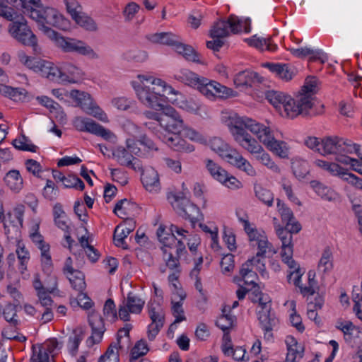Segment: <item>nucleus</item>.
<instances>
[{"instance_id":"nucleus-1","label":"nucleus","mask_w":362,"mask_h":362,"mask_svg":"<svg viewBox=\"0 0 362 362\" xmlns=\"http://www.w3.org/2000/svg\"><path fill=\"white\" fill-rule=\"evenodd\" d=\"M228 126L235 141L238 144V139L241 138L255 140L247 132V129L255 134L269 151L281 158L287 157L288 148L286 143L276 140L269 127L252 119L239 117L236 114L230 116Z\"/></svg>"},{"instance_id":"nucleus-2","label":"nucleus","mask_w":362,"mask_h":362,"mask_svg":"<svg viewBox=\"0 0 362 362\" xmlns=\"http://www.w3.org/2000/svg\"><path fill=\"white\" fill-rule=\"evenodd\" d=\"M228 126L235 141L238 144V139L241 138L255 140L247 132V129L255 134L269 151L281 158L287 157L288 148L286 143L276 140L269 127L252 119L239 117L236 114L230 116Z\"/></svg>"},{"instance_id":"nucleus-3","label":"nucleus","mask_w":362,"mask_h":362,"mask_svg":"<svg viewBox=\"0 0 362 362\" xmlns=\"http://www.w3.org/2000/svg\"><path fill=\"white\" fill-rule=\"evenodd\" d=\"M16 7H21L24 14L29 16L39 23V28L44 33V28L53 26L60 30L68 29L69 21L63 17L58 11L50 7H44L40 0H12Z\"/></svg>"},{"instance_id":"nucleus-4","label":"nucleus","mask_w":362,"mask_h":362,"mask_svg":"<svg viewBox=\"0 0 362 362\" xmlns=\"http://www.w3.org/2000/svg\"><path fill=\"white\" fill-rule=\"evenodd\" d=\"M139 83L132 82V86L139 100L146 106L154 109H163V96L172 88L160 78L139 75Z\"/></svg>"},{"instance_id":"nucleus-5","label":"nucleus","mask_w":362,"mask_h":362,"mask_svg":"<svg viewBox=\"0 0 362 362\" xmlns=\"http://www.w3.org/2000/svg\"><path fill=\"white\" fill-rule=\"evenodd\" d=\"M175 78L197 88L202 94L210 100H214L216 98H227L232 95V89L215 81H211L200 76L188 69L180 70L175 75Z\"/></svg>"},{"instance_id":"nucleus-6","label":"nucleus","mask_w":362,"mask_h":362,"mask_svg":"<svg viewBox=\"0 0 362 362\" xmlns=\"http://www.w3.org/2000/svg\"><path fill=\"white\" fill-rule=\"evenodd\" d=\"M4 0H0V16L11 21L8 26L11 35L18 42L25 46L32 47L35 49L37 40L27 25L23 16L18 15L15 10L4 4Z\"/></svg>"},{"instance_id":"nucleus-7","label":"nucleus","mask_w":362,"mask_h":362,"mask_svg":"<svg viewBox=\"0 0 362 362\" xmlns=\"http://www.w3.org/2000/svg\"><path fill=\"white\" fill-rule=\"evenodd\" d=\"M266 98L276 108L282 106L286 115L290 118L301 115L302 112H305L306 107H309L308 101L303 103L301 96L292 98L283 92L274 90L266 93Z\"/></svg>"},{"instance_id":"nucleus-8","label":"nucleus","mask_w":362,"mask_h":362,"mask_svg":"<svg viewBox=\"0 0 362 362\" xmlns=\"http://www.w3.org/2000/svg\"><path fill=\"white\" fill-rule=\"evenodd\" d=\"M45 34L54 40L57 46L65 52H75L94 59L99 57L98 54L86 42L70 37H64L51 28L43 27Z\"/></svg>"},{"instance_id":"nucleus-9","label":"nucleus","mask_w":362,"mask_h":362,"mask_svg":"<svg viewBox=\"0 0 362 362\" xmlns=\"http://www.w3.org/2000/svg\"><path fill=\"white\" fill-rule=\"evenodd\" d=\"M244 30L248 33L251 30L250 20L240 19L235 15H230L228 20H220L214 23L210 30V36L212 38H220L223 40L232 34H238Z\"/></svg>"},{"instance_id":"nucleus-10","label":"nucleus","mask_w":362,"mask_h":362,"mask_svg":"<svg viewBox=\"0 0 362 362\" xmlns=\"http://www.w3.org/2000/svg\"><path fill=\"white\" fill-rule=\"evenodd\" d=\"M253 303H258L259 310L257 317L262 329L265 332L264 337L269 339L272 337V331L278 322L275 313L272 310V303L269 297L262 292L259 298H251Z\"/></svg>"},{"instance_id":"nucleus-11","label":"nucleus","mask_w":362,"mask_h":362,"mask_svg":"<svg viewBox=\"0 0 362 362\" xmlns=\"http://www.w3.org/2000/svg\"><path fill=\"white\" fill-rule=\"evenodd\" d=\"M168 199L177 213L182 218L189 219L193 227L199 221V217L202 216L199 209L186 197L184 192L170 193Z\"/></svg>"},{"instance_id":"nucleus-12","label":"nucleus","mask_w":362,"mask_h":362,"mask_svg":"<svg viewBox=\"0 0 362 362\" xmlns=\"http://www.w3.org/2000/svg\"><path fill=\"white\" fill-rule=\"evenodd\" d=\"M70 95L84 112L102 122H106L108 121L107 115L93 103L90 94L78 90H72L70 92Z\"/></svg>"},{"instance_id":"nucleus-13","label":"nucleus","mask_w":362,"mask_h":362,"mask_svg":"<svg viewBox=\"0 0 362 362\" xmlns=\"http://www.w3.org/2000/svg\"><path fill=\"white\" fill-rule=\"evenodd\" d=\"M317 79L314 76H308L306 78L304 85L302 86L300 91L296 96H301L303 103L308 101V107H306L305 112H302L303 117H313L322 112H317L314 107L313 95L317 93Z\"/></svg>"},{"instance_id":"nucleus-14","label":"nucleus","mask_w":362,"mask_h":362,"mask_svg":"<svg viewBox=\"0 0 362 362\" xmlns=\"http://www.w3.org/2000/svg\"><path fill=\"white\" fill-rule=\"evenodd\" d=\"M148 310L151 323L148 326L147 336L150 341H153L164 325L165 313L161 305L156 302L148 304Z\"/></svg>"},{"instance_id":"nucleus-15","label":"nucleus","mask_w":362,"mask_h":362,"mask_svg":"<svg viewBox=\"0 0 362 362\" xmlns=\"http://www.w3.org/2000/svg\"><path fill=\"white\" fill-rule=\"evenodd\" d=\"M239 145L252 154H255L257 160L272 170L277 172L279 167L272 161L270 156L264 151L262 146L256 140L239 139Z\"/></svg>"},{"instance_id":"nucleus-16","label":"nucleus","mask_w":362,"mask_h":362,"mask_svg":"<svg viewBox=\"0 0 362 362\" xmlns=\"http://www.w3.org/2000/svg\"><path fill=\"white\" fill-rule=\"evenodd\" d=\"M145 305V300L132 292L127 294V298L123 300L122 305H119L118 315L120 320L127 322L130 320V313L139 314Z\"/></svg>"},{"instance_id":"nucleus-17","label":"nucleus","mask_w":362,"mask_h":362,"mask_svg":"<svg viewBox=\"0 0 362 362\" xmlns=\"http://www.w3.org/2000/svg\"><path fill=\"white\" fill-rule=\"evenodd\" d=\"M163 115L160 119V129L165 133H180L183 127V120L172 107H163Z\"/></svg>"},{"instance_id":"nucleus-18","label":"nucleus","mask_w":362,"mask_h":362,"mask_svg":"<svg viewBox=\"0 0 362 362\" xmlns=\"http://www.w3.org/2000/svg\"><path fill=\"white\" fill-rule=\"evenodd\" d=\"M278 238L281 242V256L282 261L293 271L299 270V266L293 259V236L287 230L280 229L278 232Z\"/></svg>"},{"instance_id":"nucleus-19","label":"nucleus","mask_w":362,"mask_h":362,"mask_svg":"<svg viewBox=\"0 0 362 362\" xmlns=\"http://www.w3.org/2000/svg\"><path fill=\"white\" fill-rule=\"evenodd\" d=\"M278 212L280 214L282 222L285 224L284 227L277 225L276 226V233L278 235L279 230H286L293 236V233H298L301 230V225L296 220L292 210L288 208L280 199H277Z\"/></svg>"},{"instance_id":"nucleus-20","label":"nucleus","mask_w":362,"mask_h":362,"mask_svg":"<svg viewBox=\"0 0 362 362\" xmlns=\"http://www.w3.org/2000/svg\"><path fill=\"white\" fill-rule=\"evenodd\" d=\"M73 123L77 130L91 133L101 136L106 140L111 139L113 136V134L110 130L104 128L90 118L77 117L74 119Z\"/></svg>"},{"instance_id":"nucleus-21","label":"nucleus","mask_w":362,"mask_h":362,"mask_svg":"<svg viewBox=\"0 0 362 362\" xmlns=\"http://www.w3.org/2000/svg\"><path fill=\"white\" fill-rule=\"evenodd\" d=\"M24 209L23 206H18L14 209L12 214H7V218L4 222L5 234L8 238H16L20 233V228L23 226Z\"/></svg>"},{"instance_id":"nucleus-22","label":"nucleus","mask_w":362,"mask_h":362,"mask_svg":"<svg viewBox=\"0 0 362 362\" xmlns=\"http://www.w3.org/2000/svg\"><path fill=\"white\" fill-rule=\"evenodd\" d=\"M57 71L56 82L59 83H74L81 76V71L74 64L69 62H62Z\"/></svg>"},{"instance_id":"nucleus-23","label":"nucleus","mask_w":362,"mask_h":362,"mask_svg":"<svg viewBox=\"0 0 362 362\" xmlns=\"http://www.w3.org/2000/svg\"><path fill=\"white\" fill-rule=\"evenodd\" d=\"M181 136L180 133H163L158 134V138L175 151L192 152L194 150V146L187 143Z\"/></svg>"},{"instance_id":"nucleus-24","label":"nucleus","mask_w":362,"mask_h":362,"mask_svg":"<svg viewBox=\"0 0 362 362\" xmlns=\"http://www.w3.org/2000/svg\"><path fill=\"white\" fill-rule=\"evenodd\" d=\"M88 322L92 329V334L86 340V344L88 346H92L100 342L105 327L103 319L98 313H92L88 317Z\"/></svg>"},{"instance_id":"nucleus-25","label":"nucleus","mask_w":362,"mask_h":362,"mask_svg":"<svg viewBox=\"0 0 362 362\" xmlns=\"http://www.w3.org/2000/svg\"><path fill=\"white\" fill-rule=\"evenodd\" d=\"M262 81V78L254 71H243L237 74L234 78V84L238 88H247L252 87Z\"/></svg>"},{"instance_id":"nucleus-26","label":"nucleus","mask_w":362,"mask_h":362,"mask_svg":"<svg viewBox=\"0 0 362 362\" xmlns=\"http://www.w3.org/2000/svg\"><path fill=\"white\" fill-rule=\"evenodd\" d=\"M33 71L50 81L56 82L58 66L52 62L37 58Z\"/></svg>"},{"instance_id":"nucleus-27","label":"nucleus","mask_w":362,"mask_h":362,"mask_svg":"<svg viewBox=\"0 0 362 362\" xmlns=\"http://www.w3.org/2000/svg\"><path fill=\"white\" fill-rule=\"evenodd\" d=\"M173 49L187 61L204 64V62L200 59V54L191 45L183 43L180 37Z\"/></svg>"},{"instance_id":"nucleus-28","label":"nucleus","mask_w":362,"mask_h":362,"mask_svg":"<svg viewBox=\"0 0 362 362\" xmlns=\"http://www.w3.org/2000/svg\"><path fill=\"white\" fill-rule=\"evenodd\" d=\"M112 157L116 159L119 165L129 167L134 170L136 169L135 165L138 160L124 147L118 146L113 150Z\"/></svg>"},{"instance_id":"nucleus-29","label":"nucleus","mask_w":362,"mask_h":362,"mask_svg":"<svg viewBox=\"0 0 362 362\" xmlns=\"http://www.w3.org/2000/svg\"><path fill=\"white\" fill-rule=\"evenodd\" d=\"M139 210L136 204L123 199L117 202L113 211L118 217L124 218L127 216H134Z\"/></svg>"},{"instance_id":"nucleus-30","label":"nucleus","mask_w":362,"mask_h":362,"mask_svg":"<svg viewBox=\"0 0 362 362\" xmlns=\"http://www.w3.org/2000/svg\"><path fill=\"white\" fill-rule=\"evenodd\" d=\"M180 37L171 32L156 33L147 36V39L153 43L170 46L172 48L177 43Z\"/></svg>"},{"instance_id":"nucleus-31","label":"nucleus","mask_w":362,"mask_h":362,"mask_svg":"<svg viewBox=\"0 0 362 362\" xmlns=\"http://www.w3.org/2000/svg\"><path fill=\"white\" fill-rule=\"evenodd\" d=\"M127 128L129 133L135 137L141 145L147 148L148 150H158L155 143L146 134H141V129L137 125L132 122H128Z\"/></svg>"},{"instance_id":"nucleus-32","label":"nucleus","mask_w":362,"mask_h":362,"mask_svg":"<svg viewBox=\"0 0 362 362\" xmlns=\"http://www.w3.org/2000/svg\"><path fill=\"white\" fill-rule=\"evenodd\" d=\"M341 138L338 136H328L321 140V148L318 152L322 155L339 153Z\"/></svg>"},{"instance_id":"nucleus-33","label":"nucleus","mask_w":362,"mask_h":362,"mask_svg":"<svg viewBox=\"0 0 362 362\" xmlns=\"http://www.w3.org/2000/svg\"><path fill=\"white\" fill-rule=\"evenodd\" d=\"M290 52L293 55L299 58H303L308 55H311L310 57V61L311 62L320 60V62L323 64L327 59V56L320 49L315 51L308 47H301L298 49L291 48L290 49Z\"/></svg>"},{"instance_id":"nucleus-34","label":"nucleus","mask_w":362,"mask_h":362,"mask_svg":"<svg viewBox=\"0 0 362 362\" xmlns=\"http://www.w3.org/2000/svg\"><path fill=\"white\" fill-rule=\"evenodd\" d=\"M272 73L284 81L292 79L295 75V69L286 64L268 63L266 66Z\"/></svg>"},{"instance_id":"nucleus-35","label":"nucleus","mask_w":362,"mask_h":362,"mask_svg":"<svg viewBox=\"0 0 362 362\" xmlns=\"http://www.w3.org/2000/svg\"><path fill=\"white\" fill-rule=\"evenodd\" d=\"M6 185L14 193H18L23 187V177L18 170H11L4 176Z\"/></svg>"},{"instance_id":"nucleus-36","label":"nucleus","mask_w":362,"mask_h":362,"mask_svg":"<svg viewBox=\"0 0 362 362\" xmlns=\"http://www.w3.org/2000/svg\"><path fill=\"white\" fill-rule=\"evenodd\" d=\"M141 181L144 187L148 191L159 189V177L158 173L153 168L146 170L141 174Z\"/></svg>"},{"instance_id":"nucleus-37","label":"nucleus","mask_w":362,"mask_h":362,"mask_svg":"<svg viewBox=\"0 0 362 362\" xmlns=\"http://www.w3.org/2000/svg\"><path fill=\"white\" fill-rule=\"evenodd\" d=\"M245 41L250 46L261 51L274 52L277 49V45L272 42L271 38L259 37L255 35L252 37L245 39Z\"/></svg>"},{"instance_id":"nucleus-38","label":"nucleus","mask_w":362,"mask_h":362,"mask_svg":"<svg viewBox=\"0 0 362 362\" xmlns=\"http://www.w3.org/2000/svg\"><path fill=\"white\" fill-rule=\"evenodd\" d=\"M292 172L298 180L305 179L310 173L308 163L302 158H295L291 162Z\"/></svg>"},{"instance_id":"nucleus-39","label":"nucleus","mask_w":362,"mask_h":362,"mask_svg":"<svg viewBox=\"0 0 362 362\" xmlns=\"http://www.w3.org/2000/svg\"><path fill=\"white\" fill-rule=\"evenodd\" d=\"M310 185L315 193L322 199L327 201H332L336 199L337 194L335 192L322 183L317 180H313L310 182Z\"/></svg>"},{"instance_id":"nucleus-40","label":"nucleus","mask_w":362,"mask_h":362,"mask_svg":"<svg viewBox=\"0 0 362 362\" xmlns=\"http://www.w3.org/2000/svg\"><path fill=\"white\" fill-rule=\"evenodd\" d=\"M204 163L208 172L214 179L220 182L221 180H226L227 173L226 170L211 159H206Z\"/></svg>"},{"instance_id":"nucleus-41","label":"nucleus","mask_w":362,"mask_h":362,"mask_svg":"<svg viewBox=\"0 0 362 362\" xmlns=\"http://www.w3.org/2000/svg\"><path fill=\"white\" fill-rule=\"evenodd\" d=\"M0 93L15 101L21 100L26 95V90L21 88H12L4 84H0Z\"/></svg>"},{"instance_id":"nucleus-42","label":"nucleus","mask_w":362,"mask_h":362,"mask_svg":"<svg viewBox=\"0 0 362 362\" xmlns=\"http://www.w3.org/2000/svg\"><path fill=\"white\" fill-rule=\"evenodd\" d=\"M84 334L81 329H76L69 338L68 349L72 356H75L78 352L80 343L83 339Z\"/></svg>"},{"instance_id":"nucleus-43","label":"nucleus","mask_w":362,"mask_h":362,"mask_svg":"<svg viewBox=\"0 0 362 362\" xmlns=\"http://www.w3.org/2000/svg\"><path fill=\"white\" fill-rule=\"evenodd\" d=\"M19 261L18 270L24 274L27 271V265L30 260V253L23 243H18L16 250Z\"/></svg>"},{"instance_id":"nucleus-44","label":"nucleus","mask_w":362,"mask_h":362,"mask_svg":"<svg viewBox=\"0 0 362 362\" xmlns=\"http://www.w3.org/2000/svg\"><path fill=\"white\" fill-rule=\"evenodd\" d=\"M178 295L180 298V300L177 302H175L172 300V313L175 320L174 323H179L182 321L186 320V317L184 315V310L182 308V301L186 297V294L184 291H180L178 293Z\"/></svg>"},{"instance_id":"nucleus-45","label":"nucleus","mask_w":362,"mask_h":362,"mask_svg":"<svg viewBox=\"0 0 362 362\" xmlns=\"http://www.w3.org/2000/svg\"><path fill=\"white\" fill-rule=\"evenodd\" d=\"M67 278L73 289L78 293H84L86 287L85 276L81 271H76L74 273L67 276Z\"/></svg>"},{"instance_id":"nucleus-46","label":"nucleus","mask_w":362,"mask_h":362,"mask_svg":"<svg viewBox=\"0 0 362 362\" xmlns=\"http://www.w3.org/2000/svg\"><path fill=\"white\" fill-rule=\"evenodd\" d=\"M133 230L132 227L122 228L117 226L114 231V242L117 247H122L124 249L127 248V245L125 243V238L130 234Z\"/></svg>"},{"instance_id":"nucleus-47","label":"nucleus","mask_w":362,"mask_h":362,"mask_svg":"<svg viewBox=\"0 0 362 362\" xmlns=\"http://www.w3.org/2000/svg\"><path fill=\"white\" fill-rule=\"evenodd\" d=\"M315 164L330 173L332 175H338L342 179V174L345 173L346 170L341 168L339 165L335 163H329L323 160L317 159L315 161Z\"/></svg>"},{"instance_id":"nucleus-48","label":"nucleus","mask_w":362,"mask_h":362,"mask_svg":"<svg viewBox=\"0 0 362 362\" xmlns=\"http://www.w3.org/2000/svg\"><path fill=\"white\" fill-rule=\"evenodd\" d=\"M69 303L72 308L81 307L84 310L90 309L93 303L86 293H78L77 297L70 296Z\"/></svg>"},{"instance_id":"nucleus-49","label":"nucleus","mask_w":362,"mask_h":362,"mask_svg":"<svg viewBox=\"0 0 362 362\" xmlns=\"http://www.w3.org/2000/svg\"><path fill=\"white\" fill-rule=\"evenodd\" d=\"M230 308L227 309V307H225L222 310L223 315L216 322V326L221 329L223 332L230 329L233 327V322L235 320V317L234 315L228 313V312H230Z\"/></svg>"},{"instance_id":"nucleus-50","label":"nucleus","mask_w":362,"mask_h":362,"mask_svg":"<svg viewBox=\"0 0 362 362\" xmlns=\"http://www.w3.org/2000/svg\"><path fill=\"white\" fill-rule=\"evenodd\" d=\"M240 274L244 280L245 284L257 286L255 283V280L257 279V274L252 271V268L250 267L249 263L243 264Z\"/></svg>"},{"instance_id":"nucleus-51","label":"nucleus","mask_w":362,"mask_h":362,"mask_svg":"<svg viewBox=\"0 0 362 362\" xmlns=\"http://www.w3.org/2000/svg\"><path fill=\"white\" fill-rule=\"evenodd\" d=\"M209 145L211 149L221 157L228 153V150L231 148L228 144L218 137L211 139L209 141Z\"/></svg>"},{"instance_id":"nucleus-52","label":"nucleus","mask_w":362,"mask_h":362,"mask_svg":"<svg viewBox=\"0 0 362 362\" xmlns=\"http://www.w3.org/2000/svg\"><path fill=\"white\" fill-rule=\"evenodd\" d=\"M148 351V344L144 339L138 341L131 351L129 361H135L139 357L146 355Z\"/></svg>"},{"instance_id":"nucleus-53","label":"nucleus","mask_w":362,"mask_h":362,"mask_svg":"<svg viewBox=\"0 0 362 362\" xmlns=\"http://www.w3.org/2000/svg\"><path fill=\"white\" fill-rule=\"evenodd\" d=\"M37 100L40 103V104L48 108L51 112L54 111L60 112V119L62 120H66V115L64 113L63 111L61 110L62 107L59 103L54 101L52 99L47 96H38L37 97Z\"/></svg>"},{"instance_id":"nucleus-54","label":"nucleus","mask_w":362,"mask_h":362,"mask_svg":"<svg viewBox=\"0 0 362 362\" xmlns=\"http://www.w3.org/2000/svg\"><path fill=\"white\" fill-rule=\"evenodd\" d=\"M255 196L262 203L271 206L273 204L274 196L273 194L267 189L264 188L259 185H255Z\"/></svg>"},{"instance_id":"nucleus-55","label":"nucleus","mask_w":362,"mask_h":362,"mask_svg":"<svg viewBox=\"0 0 362 362\" xmlns=\"http://www.w3.org/2000/svg\"><path fill=\"white\" fill-rule=\"evenodd\" d=\"M41 263L43 272L47 274H51L53 264L49 254V245L42 246L41 248Z\"/></svg>"},{"instance_id":"nucleus-56","label":"nucleus","mask_w":362,"mask_h":362,"mask_svg":"<svg viewBox=\"0 0 362 362\" xmlns=\"http://www.w3.org/2000/svg\"><path fill=\"white\" fill-rule=\"evenodd\" d=\"M332 254L329 248H326L322 255L318 263V270L322 273H325L332 268Z\"/></svg>"},{"instance_id":"nucleus-57","label":"nucleus","mask_w":362,"mask_h":362,"mask_svg":"<svg viewBox=\"0 0 362 362\" xmlns=\"http://www.w3.org/2000/svg\"><path fill=\"white\" fill-rule=\"evenodd\" d=\"M223 353L225 356H232L235 361H244L246 350L242 346H223Z\"/></svg>"},{"instance_id":"nucleus-58","label":"nucleus","mask_w":362,"mask_h":362,"mask_svg":"<svg viewBox=\"0 0 362 362\" xmlns=\"http://www.w3.org/2000/svg\"><path fill=\"white\" fill-rule=\"evenodd\" d=\"M57 286V281L56 279H54V287L52 288L51 290H49L47 291H40L39 293H37L39 304L44 308H53L54 305V301L49 295V293H51L54 291Z\"/></svg>"},{"instance_id":"nucleus-59","label":"nucleus","mask_w":362,"mask_h":362,"mask_svg":"<svg viewBox=\"0 0 362 362\" xmlns=\"http://www.w3.org/2000/svg\"><path fill=\"white\" fill-rule=\"evenodd\" d=\"M66 4L67 12L70 14L73 20H76L83 12L82 6L76 0H64Z\"/></svg>"},{"instance_id":"nucleus-60","label":"nucleus","mask_w":362,"mask_h":362,"mask_svg":"<svg viewBox=\"0 0 362 362\" xmlns=\"http://www.w3.org/2000/svg\"><path fill=\"white\" fill-rule=\"evenodd\" d=\"M28 141V139L25 136L23 135L21 139H14L12 141V144L18 150L25 151H30V152H36L37 147L34 144H27Z\"/></svg>"},{"instance_id":"nucleus-61","label":"nucleus","mask_w":362,"mask_h":362,"mask_svg":"<svg viewBox=\"0 0 362 362\" xmlns=\"http://www.w3.org/2000/svg\"><path fill=\"white\" fill-rule=\"evenodd\" d=\"M222 158L225 159L230 165L236 167L237 168L240 165L244 158L234 148H230L228 152L223 155Z\"/></svg>"},{"instance_id":"nucleus-62","label":"nucleus","mask_w":362,"mask_h":362,"mask_svg":"<svg viewBox=\"0 0 362 362\" xmlns=\"http://www.w3.org/2000/svg\"><path fill=\"white\" fill-rule=\"evenodd\" d=\"M63 185L66 188H76L79 190H83L85 188V185L83 182L77 176L75 175H68L67 177H64L62 182Z\"/></svg>"},{"instance_id":"nucleus-63","label":"nucleus","mask_w":362,"mask_h":362,"mask_svg":"<svg viewBox=\"0 0 362 362\" xmlns=\"http://www.w3.org/2000/svg\"><path fill=\"white\" fill-rule=\"evenodd\" d=\"M104 315L111 321H115L117 319V313L115 302L112 299H107L103 308Z\"/></svg>"},{"instance_id":"nucleus-64","label":"nucleus","mask_w":362,"mask_h":362,"mask_svg":"<svg viewBox=\"0 0 362 362\" xmlns=\"http://www.w3.org/2000/svg\"><path fill=\"white\" fill-rule=\"evenodd\" d=\"M304 348L301 346H296L295 348L291 347L288 349V353L286 355L287 362H297L301 359L303 356Z\"/></svg>"}]
</instances>
